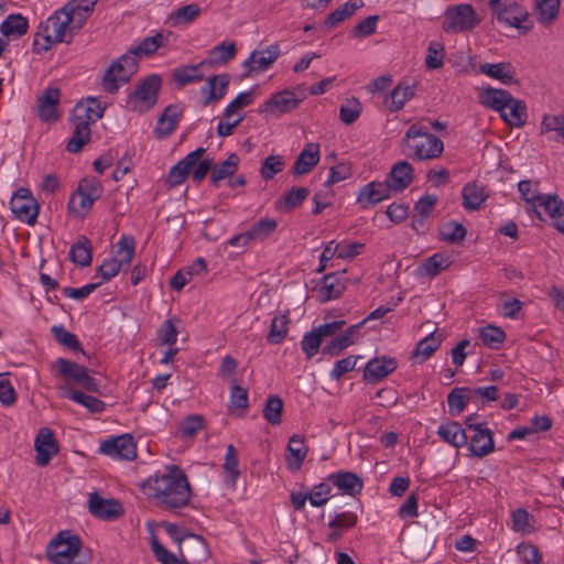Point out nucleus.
Returning a JSON list of instances; mask_svg holds the SVG:
<instances>
[{"label": "nucleus", "instance_id": "obj_52", "mask_svg": "<svg viewBox=\"0 0 564 564\" xmlns=\"http://www.w3.org/2000/svg\"><path fill=\"white\" fill-rule=\"evenodd\" d=\"M362 6L361 1H349L340 6L338 9L333 11L326 20V25L329 28H334L346 19L350 18L355 14V12Z\"/></svg>", "mask_w": 564, "mask_h": 564}, {"label": "nucleus", "instance_id": "obj_22", "mask_svg": "<svg viewBox=\"0 0 564 564\" xmlns=\"http://www.w3.org/2000/svg\"><path fill=\"white\" fill-rule=\"evenodd\" d=\"M397 367L398 361L393 357H375L367 362L364 377L368 381L378 382L392 373Z\"/></svg>", "mask_w": 564, "mask_h": 564}, {"label": "nucleus", "instance_id": "obj_60", "mask_svg": "<svg viewBox=\"0 0 564 564\" xmlns=\"http://www.w3.org/2000/svg\"><path fill=\"white\" fill-rule=\"evenodd\" d=\"M445 47L438 41H432L427 47L425 66L427 69L441 68L444 64Z\"/></svg>", "mask_w": 564, "mask_h": 564}, {"label": "nucleus", "instance_id": "obj_28", "mask_svg": "<svg viewBox=\"0 0 564 564\" xmlns=\"http://www.w3.org/2000/svg\"><path fill=\"white\" fill-rule=\"evenodd\" d=\"M230 83V76L228 74H218L210 76L207 79V83L204 87H202V94H207L208 96L203 101L204 106H208L213 101H218L227 94L228 86Z\"/></svg>", "mask_w": 564, "mask_h": 564}, {"label": "nucleus", "instance_id": "obj_35", "mask_svg": "<svg viewBox=\"0 0 564 564\" xmlns=\"http://www.w3.org/2000/svg\"><path fill=\"white\" fill-rule=\"evenodd\" d=\"M437 435L444 442H447L455 447H462L468 442V436L466 435L465 430L455 421H449L440 425L437 429Z\"/></svg>", "mask_w": 564, "mask_h": 564}, {"label": "nucleus", "instance_id": "obj_27", "mask_svg": "<svg viewBox=\"0 0 564 564\" xmlns=\"http://www.w3.org/2000/svg\"><path fill=\"white\" fill-rule=\"evenodd\" d=\"M236 54L237 45L235 42H221L208 51L207 57L200 62V65L212 67L226 65L235 58Z\"/></svg>", "mask_w": 564, "mask_h": 564}, {"label": "nucleus", "instance_id": "obj_51", "mask_svg": "<svg viewBox=\"0 0 564 564\" xmlns=\"http://www.w3.org/2000/svg\"><path fill=\"white\" fill-rule=\"evenodd\" d=\"M254 101V91L252 89L238 94L225 108L223 117L231 119L240 115L239 111L250 106Z\"/></svg>", "mask_w": 564, "mask_h": 564}, {"label": "nucleus", "instance_id": "obj_8", "mask_svg": "<svg viewBox=\"0 0 564 564\" xmlns=\"http://www.w3.org/2000/svg\"><path fill=\"white\" fill-rule=\"evenodd\" d=\"M480 23L473 6L467 3L447 8L442 28L447 33L471 31Z\"/></svg>", "mask_w": 564, "mask_h": 564}, {"label": "nucleus", "instance_id": "obj_49", "mask_svg": "<svg viewBox=\"0 0 564 564\" xmlns=\"http://www.w3.org/2000/svg\"><path fill=\"white\" fill-rule=\"evenodd\" d=\"M443 340V335L437 332H433L429 334L426 337L421 339L414 351L413 357H422V361L426 360L432 356V354L440 347Z\"/></svg>", "mask_w": 564, "mask_h": 564}, {"label": "nucleus", "instance_id": "obj_38", "mask_svg": "<svg viewBox=\"0 0 564 564\" xmlns=\"http://www.w3.org/2000/svg\"><path fill=\"white\" fill-rule=\"evenodd\" d=\"M561 0H534L536 19L543 26L552 25L558 17Z\"/></svg>", "mask_w": 564, "mask_h": 564}, {"label": "nucleus", "instance_id": "obj_29", "mask_svg": "<svg viewBox=\"0 0 564 564\" xmlns=\"http://www.w3.org/2000/svg\"><path fill=\"white\" fill-rule=\"evenodd\" d=\"M536 207L554 220L555 227L564 232V202L556 195H542Z\"/></svg>", "mask_w": 564, "mask_h": 564}, {"label": "nucleus", "instance_id": "obj_11", "mask_svg": "<svg viewBox=\"0 0 564 564\" xmlns=\"http://www.w3.org/2000/svg\"><path fill=\"white\" fill-rule=\"evenodd\" d=\"M161 88V78L158 75H151L144 78L129 96V104L132 110L145 112L158 101V94Z\"/></svg>", "mask_w": 564, "mask_h": 564}, {"label": "nucleus", "instance_id": "obj_7", "mask_svg": "<svg viewBox=\"0 0 564 564\" xmlns=\"http://www.w3.org/2000/svg\"><path fill=\"white\" fill-rule=\"evenodd\" d=\"M117 247V257L104 260V262L98 267V272L100 273L104 282L110 281L122 268L129 267L133 260L135 241L132 236H122L119 239Z\"/></svg>", "mask_w": 564, "mask_h": 564}, {"label": "nucleus", "instance_id": "obj_17", "mask_svg": "<svg viewBox=\"0 0 564 564\" xmlns=\"http://www.w3.org/2000/svg\"><path fill=\"white\" fill-rule=\"evenodd\" d=\"M391 193L392 191L386 181L370 182L359 189L357 203L362 209H368L369 207L388 199L391 196Z\"/></svg>", "mask_w": 564, "mask_h": 564}, {"label": "nucleus", "instance_id": "obj_10", "mask_svg": "<svg viewBox=\"0 0 564 564\" xmlns=\"http://www.w3.org/2000/svg\"><path fill=\"white\" fill-rule=\"evenodd\" d=\"M54 366L57 369L58 375L64 379L62 384L67 383L72 387L70 383L74 382L87 391H98V383L89 376L86 367L64 358H58Z\"/></svg>", "mask_w": 564, "mask_h": 564}, {"label": "nucleus", "instance_id": "obj_16", "mask_svg": "<svg viewBox=\"0 0 564 564\" xmlns=\"http://www.w3.org/2000/svg\"><path fill=\"white\" fill-rule=\"evenodd\" d=\"M89 512L99 519L112 521L123 514L121 503L116 499H106L98 492H91L88 498Z\"/></svg>", "mask_w": 564, "mask_h": 564}, {"label": "nucleus", "instance_id": "obj_43", "mask_svg": "<svg viewBox=\"0 0 564 564\" xmlns=\"http://www.w3.org/2000/svg\"><path fill=\"white\" fill-rule=\"evenodd\" d=\"M240 159L236 153H231L227 160L214 166L210 173V182L214 186H218L219 182L232 176L239 165Z\"/></svg>", "mask_w": 564, "mask_h": 564}, {"label": "nucleus", "instance_id": "obj_42", "mask_svg": "<svg viewBox=\"0 0 564 564\" xmlns=\"http://www.w3.org/2000/svg\"><path fill=\"white\" fill-rule=\"evenodd\" d=\"M205 65H200V62L196 65H186L174 69L173 79L178 85V87H184L186 85L197 83L204 79V75L200 69Z\"/></svg>", "mask_w": 564, "mask_h": 564}, {"label": "nucleus", "instance_id": "obj_37", "mask_svg": "<svg viewBox=\"0 0 564 564\" xmlns=\"http://www.w3.org/2000/svg\"><path fill=\"white\" fill-rule=\"evenodd\" d=\"M308 447L305 444V440L303 436L294 434L290 437L288 444L289 455L286 457V462L291 469H300L303 464V460L306 457Z\"/></svg>", "mask_w": 564, "mask_h": 564}, {"label": "nucleus", "instance_id": "obj_50", "mask_svg": "<svg viewBox=\"0 0 564 564\" xmlns=\"http://www.w3.org/2000/svg\"><path fill=\"white\" fill-rule=\"evenodd\" d=\"M289 317L288 313L276 315L272 318L270 332L268 334V341L272 345H278L283 341L288 335Z\"/></svg>", "mask_w": 564, "mask_h": 564}, {"label": "nucleus", "instance_id": "obj_47", "mask_svg": "<svg viewBox=\"0 0 564 564\" xmlns=\"http://www.w3.org/2000/svg\"><path fill=\"white\" fill-rule=\"evenodd\" d=\"M436 203L437 197L433 194H426L415 203L412 217L414 228H416L417 225L422 226L424 224V220L431 215Z\"/></svg>", "mask_w": 564, "mask_h": 564}, {"label": "nucleus", "instance_id": "obj_3", "mask_svg": "<svg viewBox=\"0 0 564 564\" xmlns=\"http://www.w3.org/2000/svg\"><path fill=\"white\" fill-rule=\"evenodd\" d=\"M403 143L408 156L419 161L436 159L444 150L443 141L419 124L408 129Z\"/></svg>", "mask_w": 564, "mask_h": 564}, {"label": "nucleus", "instance_id": "obj_31", "mask_svg": "<svg viewBox=\"0 0 564 564\" xmlns=\"http://www.w3.org/2000/svg\"><path fill=\"white\" fill-rule=\"evenodd\" d=\"M328 481L345 495L356 496L364 487L362 479L350 471H338L328 476Z\"/></svg>", "mask_w": 564, "mask_h": 564}, {"label": "nucleus", "instance_id": "obj_26", "mask_svg": "<svg viewBox=\"0 0 564 564\" xmlns=\"http://www.w3.org/2000/svg\"><path fill=\"white\" fill-rule=\"evenodd\" d=\"M413 181V167L408 161L395 163L386 181L392 192H402Z\"/></svg>", "mask_w": 564, "mask_h": 564}, {"label": "nucleus", "instance_id": "obj_45", "mask_svg": "<svg viewBox=\"0 0 564 564\" xmlns=\"http://www.w3.org/2000/svg\"><path fill=\"white\" fill-rule=\"evenodd\" d=\"M473 400L470 388H455L447 395V404L452 415L462 413Z\"/></svg>", "mask_w": 564, "mask_h": 564}, {"label": "nucleus", "instance_id": "obj_33", "mask_svg": "<svg viewBox=\"0 0 564 564\" xmlns=\"http://www.w3.org/2000/svg\"><path fill=\"white\" fill-rule=\"evenodd\" d=\"M463 206L467 210H477L488 198L486 187L477 182L467 183L462 191Z\"/></svg>", "mask_w": 564, "mask_h": 564}, {"label": "nucleus", "instance_id": "obj_14", "mask_svg": "<svg viewBox=\"0 0 564 564\" xmlns=\"http://www.w3.org/2000/svg\"><path fill=\"white\" fill-rule=\"evenodd\" d=\"M100 452L119 460H132L137 457L135 444L132 436L128 434L104 441L100 445Z\"/></svg>", "mask_w": 564, "mask_h": 564}, {"label": "nucleus", "instance_id": "obj_13", "mask_svg": "<svg viewBox=\"0 0 564 564\" xmlns=\"http://www.w3.org/2000/svg\"><path fill=\"white\" fill-rule=\"evenodd\" d=\"M61 90L57 87H47L37 96L36 115L46 123L59 120Z\"/></svg>", "mask_w": 564, "mask_h": 564}, {"label": "nucleus", "instance_id": "obj_54", "mask_svg": "<svg viewBox=\"0 0 564 564\" xmlns=\"http://www.w3.org/2000/svg\"><path fill=\"white\" fill-rule=\"evenodd\" d=\"M414 93L409 86L398 85L386 99V105L391 111H398L413 97Z\"/></svg>", "mask_w": 564, "mask_h": 564}, {"label": "nucleus", "instance_id": "obj_23", "mask_svg": "<svg viewBox=\"0 0 564 564\" xmlns=\"http://www.w3.org/2000/svg\"><path fill=\"white\" fill-rule=\"evenodd\" d=\"M319 160V144L307 143L296 158L291 172L295 176L305 175L310 173L318 164Z\"/></svg>", "mask_w": 564, "mask_h": 564}, {"label": "nucleus", "instance_id": "obj_6", "mask_svg": "<svg viewBox=\"0 0 564 564\" xmlns=\"http://www.w3.org/2000/svg\"><path fill=\"white\" fill-rule=\"evenodd\" d=\"M101 194L102 186L98 181L83 180L69 197L68 212L78 218H84Z\"/></svg>", "mask_w": 564, "mask_h": 564}, {"label": "nucleus", "instance_id": "obj_39", "mask_svg": "<svg viewBox=\"0 0 564 564\" xmlns=\"http://www.w3.org/2000/svg\"><path fill=\"white\" fill-rule=\"evenodd\" d=\"M511 94L505 89L488 87L480 95V101L487 108L500 112L511 101Z\"/></svg>", "mask_w": 564, "mask_h": 564}, {"label": "nucleus", "instance_id": "obj_20", "mask_svg": "<svg viewBox=\"0 0 564 564\" xmlns=\"http://www.w3.org/2000/svg\"><path fill=\"white\" fill-rule=\"evenodd\" d=\"M34 447L36 451V464L46 466L50 460L58 453V445L50 429H41L35 437Z\"/></svg>", "mask_w": 564, "mask_h": 564}, {"label": "nucleus", "instance_id": "obj_36", "mask_svg": "<svg viewBox=\"0 0 564 564\" xmlns=\"http://www.w3.org/2000/svg\"><path fill=\"white\" fill-rule=\"evenodd\" d=\"M499 115L509 126L520 128L527 121V107L522 101L512 97L508 107L503 108Z\"/></svg>", "mask_w": 564, "mask_h": 564}, {"label": "nucleus", "instance_id": "obj_40", "mask_svg": "<svg viewBox=\"0 0 564 564\" xmlns=\"http://www.w3.org/2000/svg\"><path fill=\"white\" fill-rule=\"evenodd\" d=\"M97 0H69L65 6H70L72 10H66L73 17L74 25L77 30L82 29L96 6Z\"/></svg>", "mask_w": 564, "mask_h": 564}, {"label": "nucleus", "instance_id": "obj_21", "mask_svg": "<svg viewBox=\"0 0 564 564\" xmlns=\"http://www.w3.org/2000/svg\"><path fill=\"white\" fill-rule=\"evenodd\" d=\"M281 51L279 44L274 43L263 50L253 51L243 62L242 66L251 72H262L268 69L274 61L280 56Z\"/></svg>", "mask_w": 564, "mask_h": 564}, {"label": "nucleus", "instance_id": "obj_18", "mask_svg": "<svg viewBox=\"0 0 564 564\" xmlns=\"http://www.w3.org/2000/svg\"><path fill=\"white\" fill-rule=\"evenodd\" d=\"M346 271L334 272L325 274L322 278L321 284L318 285L316 293L317 300L321 303H326L330 300L338 299L346 289V281L343 275Z\"/></svg>", "mask_w": 564, "mask_h": 564}, {"label": "nucleus", "instance_id": "obj_25", "mask_svg": "<svg viewBox=\"0 0 564 564\" xmlns=\"http://www.w3.org/2000/svg\"><path fill=\"white\" fill-rule=\"evenodd\" d=\"M105 108L96 98L89 97L78 102L72 111V121H84L90 127L104 116Z\"/></svg>", "mask_w": 564, "mask_h": 564}, {"label": "nucleus", "instance_id": "obj_55", "mask_svg": "<svg viewBox=\"0 0 564 564\" xmlns=\"http://www.w3.org/2000/svg\"><path fill=\"white\" fill-rule=\"evenodd\" d=\"M69 257L73 262L79 264L80 267L90 265L91 249L89 246V240L84 238L83 240L75 242L69 250Z\"/></svg>", "mask_w": 564, "mask_h": 564}, {"label": "nucleus", "instance_id": "obj_64", "mask_svg": "<svg viewBox=\"0 0 564 564\" xmlns=\"http://www.w3.org/2000/svg\"><path fill=\"white\" fill-rule=\"evenodd\" d=\"M556 132L564 143V115H545L541 122V133Z\"/></svg>", "mask_w": 564, "mask_h": 564}, {"label": "nucleus", "instance_id": "obj_57", "mask_svg": "<svg viewBox=\"0 0 564 564\" xmlns=\"http://www.w3.org/2000/svg\"><path fill=\"white\" fill-rule=\"evenodd\" d=\"M479 337L489 348L497 349L506 339L505 332L495 325H487L479 329Z\"/></svg>", "mask_w": 564, "mask_h": 564}, {"label": "nucleus", "instance_id": "obj_9", "mask_svg": "<svg viewBox=\"0 0 564 564\" xmlns=\"http://www.w3.org/2000/svg\"><path fill=\"white\" fill-rule=\"evenodd\" d=\"M138 70V59L130 53L115 61L104 76V87L108 93L117 91L121 84L127 83Z\"/></svg>", "mask_w": 564, "mask_h": 564}, {"label": "nucleus", "instance_id": "obj_59", "mask_svg": "<svg viewBox=\"0 0 564 564\" xmlns=\"http://www.w3.org/2000/svg\"><path fill=\"white\" fill-rule=\"evenodd\" d=\"M362 106L357 98H348L340 106L339 118L344 123L351 124L359 118Z\"/></svg>", "mask_w": 564, "mask_h": 564}, {"label": "nucleus", "instance_id": "obj_48", "mask_svg": "<svg viewBox=\"0 0 564 564\" xmlns=\"http://www.w3.org/2000/svg\"><path fill=\"white\" fill-rule=\"evenodd\" d=\"M278 221L272 218H261L253 223L247 230L252 241H263L269 238L276 229Z\"/></svg>", "mask_w": 564, "mask_h": 564}, {"label": "nucleus", "instance_id": "obj_4", "mask_svg": "<svg viewBox=\"0 0 564 564\" xmlns=\"http://www.w3.org/2000/svg\"><path fill=\"white\" fill-rule=\"evenodd\" d=\"M488 7L499 23L517 29L520 34L529 33L534 26L527 8L516 0H488Z\"/></svg>", "mask_w": 564, "mask_h": 564}, {"label": "nucleus", "instance_id": "obj_41", "mask_svg": "<svg viewBox=\"0 0 564 564\" xmlns=\"http://www.w3.org/2000/svg\"><path fill=\"white\" fill-rule=\"evenodd\" d=\"M28 19L20 13L8 15L0 25V32L7 37L22 36L28 32Z\"/></svg>", "mask_w": 564, "mask_h": 564}, {"label": "nucleus", "instance_id": "obj_44", "mask_svg": "<svg viewBox=\"0 0 564 564\" xmlns=\"http://www.w3.org/2000/svg\"><path fill=\"white\" fill-rule=\"evenodd\" d=\"M224 473H225V481L231 488H235L237 479L240 475L239 470V462H238V452L234 445L227 446V452L225 456L224 463Z\"/></svg>", "mask_w": 564, "mask_h": 564}, {"label": "nucleus", "instance_id": "obj_19", "mask_svg": "<svg viewBox=\"0 0 564 564\" xmlns=\"http://www.w3.org/2000/svg\"><path fill=\"white\" fill-rule=\"evenodd\" d=\"M205 149L197 148L189 152L185 158L178 161L169 172L166 183L170 187L181 185L187 177L189 171L196 165L197 161L204 155Z\"/></svg>", "mask_w": 564, "mask_h": 564}, {"label": "nucleus", "instance_id": "obj_30", "mask_svg": "<svg viewBox=\"0 0 564 564\" xmlns=\"http://www.w3.org/2000/svg\"><path fill=\"white\" fill-rule=\"evenodd\" d=\"M182 109L176 105L167 106L159 117L154 133L156 138L162 139L170 135L178 126Z\"/></svg>", "mask_w": 564, "mask_h": 564}, {"label": "nucleus", "instance_id": "obj_5", "mask_svg": "<svg viewBox=\"0 0 564 564\" xmlns=\"http://www.w3.org/2000/svg\"><path fill=\"white\" fill-rule=\"evenodd\" d=\"M83 547L79 535L72 530L59 531L47 544L46 556L53 564H72Z\"/></svg>", "mask_w": 564, "mask_h": 564}, {"label": "nucleus", "instance_id": "obj_15", "mask_svg": "<svg viewBox=\"0 0 564 564\" xmlns=\"http://www.w3.org/2000/svg\"><path fill=\"white\" fill-rule=\"evenodd\" d=\"M300 104V99L295 97L294 91L283 90L275 93L267 101H264L259 108L258 113L279 117L285 112L292 111Z\"/></svg>", "mask_w": 564, "mask_h": 564}, {"label": "nucleus", "instance_id": "obj_61", "mask_svg": "<svg viewBox=\"0 0 564 564\" xmlns=\"http://www.w3.org/2000/svg\"><path fill=\"white\" fill-rule=\"evenodd\" d=\"M449 263V258L447 256L443 253H434L422 263L421 270L430 276H435L442 270L446 269Z\"/></svg>", "mask_w": 564, "mask_h": 564}, {"label": "nucleus", "instance_id": "obj_56", "mask_svg": "<svg viewBox=\"0 0 564 564\" xmlns=\"http://www.w3.org/2000/svg\"><path fill=\"white\" fill-rule=\"evenodd\" d=\"M163 42L164 35L162 33H156L153 36L143 39L139 45L130 50L129 53L135 56V58L141 55L148 56L155 53L163 45Z\"/></svg>", "mask_w": 564, "mask_h": 564}, {"label": "nucleus", "instance_id": "obj_32", "mask_svg": "<svg viewBox=\"0 0 564 564\" xmlns=\"http://www.w3.org/2000/svg\"><path fill=\"white\" fill-rule=\"evenodd\" d=\"M58 389L62 392L64 398H67L86 409H88L93 413H99L105 410V402L97 399L96 397L85 394L78 390H75L73 387L66 384H61Z\"/></svg>", "mask_w": 564, "mask_h": 564}, {"label": "nucleus", "instance_id": "obj_46", "mask_svg": "<svg viewBox=\"0 0 564 564\" xmlns=\"http://www.w3.org/2000/svg\"><path fill=\"white\" fill-rule=\"evenodd\" d=\"M73 123L74 132L66 149L70 153H78L90 140V127L84 121H73Z\"/></svg>", "mask_w": 564, "mask_h": 564}, {"label": "nucleus", "instance_id": "obj_1", "mask_svg": "<svg viewBox=\"0 0 564 564\" xmlns=\"http://www.w3.org/2000/svg\"><path fill=\"white\" fill-rule=\"evenodd\" d=\"M145 488L166 509L183 508L189 503L192 497L186 475L175 465L167 466L165 474L149 478Z\"/></svg>", "mask_w": 564, "mask_h": 564}, {"label": "nucleus", "instance_id": "obj_62", "mask_svg": "<svg viewBox=\"0 0 564 564\" xmlns=\"http://www.w3.org/2000/svg\"><path fill=\"white\" fill-rule=\"evenodd\" d=\"M512 530L522 534L531 533L533 530L532 516L522 508H519L512 512L511 516Z\"/></svg>", "mask_w": 564, "mask_h": 564}, {"label": "nucleus", "instance_id": "obj_12", "mask_svg": "<svg viewBox=\"0 0 564 564\" xmlns=\"http://www.w3.org/2000/svg\"><path fill=\"white\" fill-rule=\"evenodd\" d=\"M10 209L23 223L33 225L39 216V204L29 188H19L10 200Z\"/></svg>", "mask_w": 564, "mask_h": 564}, {"label": "nucleus", "instance_id": "obj_63", "mask_svg": "<svg viewBox=\"0 0 564 564\" xmlns=\"http://www.w3.org/2000/svg\"><path fill=\"white\" fill-rule=\"evenodd\" d=\"M151 550L161 564H184L174 553L165 549L153 534L150 539Z\"/></svg>", "mask_w": 564, "mask_h": 564}, {"label": "nucleus", "instance_id": "obj_58", "mask_svg": "<svg viewBox=\"0 0 564 564\" xmlns=\"http://www.w3.org/2000/svg\"><path fill=\"white\" fill-rule=\"evenodd\" d=\"M283 401L279 395H270L263 408L264 419L272 425L281 423Z\"/></svg>", "mask_w": 564, "mask_h": 564}, {"label": "nucleus", "instance_id": "obj_24", "mask_svg": "<svg viewBox=\"0 0 564 564\" xmlns=\"http://www.w3.org/2000/svg\"><path fill=\"white\" fill-rule=\"evenodd\" d=\"M471 432L468 448L473 456L482 458L495 451L494 435L487 425Z\"/></svg>", "mask_w": 564, "mask_h": 564}, {"label": "nucleus", "instance_id": "obj_2", "mask_svg": "<svg viewBox=\"0 0 564 564\" xmlns=\"http://www.w3.org/2000/svg\"><path fill=\"white\" fill-rule=\"evenodd\" d=\"M66 10H72V7L64 6L40 23L32 44L35 54H43L55 44L72 42L77 29Z\"/></svg>", "mask_w": 564, "mask_h": 564}, {"label": "nucleus", "instance_id": "obj_34", "mask_svg": "<svg viewBox=\"0 0 564 564\" xmlns=\"http://www.w3.org/2000/svg\"><path fill=\"white\" fill-rule=\"evenodd\" d=\"M479 70L490 78L500 80L502 84L509 85L514 82L516 69L507 62L502 63H485L479 66Z\"/></svg>", "mask_w": 564, "mask_h": 564}, {"label": "nucleus", "instance_id": "obj_53", "mask_svg": "<svg viewBox=\"0 0 564 564\" xmlns=\"http://www.w3.org/2000/svg\"><path fill=\"white\" fill-rule=\"evenodd\" d=\"M200 7L196 3H191L175 10L170 19L173 26L187 25L192 23L200 13Z\"/></svg>", "mask_w": 564, "mask_h": 564}]
</instances>
